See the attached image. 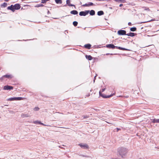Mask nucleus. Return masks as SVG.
Returning <instances> with one entry per match:
<instances>
[{
  "label": "nucleus",
  "instance_id": "51",
  "mask_svg": "<svg viewBox=\"0 0 159 159\" xmlns=\"http://www.w3.org/2000/svg\"><path fill=\"white\" fill-rule=\"evenodd\" d=\"M80 3L81 4L82 3L81 2H80Z\"/></svg>",
  "mask_w": 159,
  "mask_h": 159
},
{
  "label": "nucleus",
  "instance_id": "19",
  "mask_svg": "<svg viewBox=\"0 0 159 159\" xmlns=\"http://www.w3.org/2000/svg\"><path fill=\"white\" fill-rule=\"evenodd\" d=\"M90 15L91 16L94 15L95 14V11L93 10H91L90 11H89Z\"/></svg>",
  "mask_w": 159,
  "mask_h": 159
},
{
  "label": "nucleus",
  "instance_id": "31",
  "mask_svg": "<svg viewBox=\"0 0 159 159\" xmlns=\"http://www.w3.org/2000/svg\"><path fill=\"white\" fill-rule=\"evenodd\" d=\"M83 117L84 119H85V118H89V116L85 115L83 116Z\"/></svg>",
  "mask_w": 159,
  "mask_h": 159
},
{
  "label": "nucleus",
  "instance_id": "30",
  "mask_svg": "<svg viewBox=\"0 0 159 159\" xmlns=\"http://www.w3.org/2000/svg\"><path fill=\"white\" fill-rule=\"evenodd\" d=\"M39 108L38 107H36L34 108V110L35 111H38L39 110Z\"/></svg>",
  "mask_w": 159,
  "mask_h": 159
},
{
  "label": "nucleus",
  "instance_id": "17",
  "mask_svg": "<svg viewBox=\"0 0 159 159\" xmlns=\"http://www.w3.org/2000/svg\"><path fill=\"white\" fill-rule=\"evenodd\" d=\"M115 2H120V3H124L126 2L125 0H114Z\"/></svg>",
  "mask_w": 159,
  "mask_h": 159
},
{
  "label": "nucleus",
  "instance_id": "41",
  "mask_svg": "<svg viewBox=\"0 0 159 159\" xmlns=\"http://www.w3.org/2000/svg\"><path fill=\"white\" fill-rule=\"evenodd\" d=\"M90 95V93H89L87 96V97H89Z\"/></svg>",
  "mask_w": 159,
  "mask_h": 159
},
{
  "label": "nucleus",
  "instance_id": "8",
  "mask_svg": "<svg viewBox=\"0 0 159 159\" xmlns=\"http://www.w3.org/2000/svg\"><path fill=\"white\" fill-rule=\"evenodd\" d=\"M4 78H11L12 76L11 75H6L3 76L1 78H0V80H3Z\"/></svg>",
  "mask_w": 159,
  "mask_h": 159
},
{
  "label": "nucleus",
  "instance_id": "15",
  "mask_svg": "<svg viewBox=\"0 0 159 159\" xmlns=\"http://www.w3.org/2000/svg\"><path fill=\"white\" fill-rule=\"evenodd\" d=\"M85 57L86 58L89 60H91L93 59V57L90 55H86Z\"/></svg>",
  "mask_w": 159,
  "mask_h": 159
},
{
  "label": "nucleus",
  "instance_id": "27",
  "mask_svg": "<svg viewBox=\"0 0 159 159\" xmlns=\"http://www.w3.org/2000/svg\"><path fill=\"white\" fill-rule=\"evenodd\" d=\"M7 5V3H6L4 2V3L1 5V7H6Z\"/></svg>",
  "mask_w": 159,
  "mask_h": 159
},
{
  "label": "nucleus",
  "instance_id": "21",
  "mask_svg": "<svg viewBox=\"0 0 159 159\" xmlns=\"http://www.w3.org/2000/svg\"><path fill=\"white\" fill-rule=\"evenodd\" d=\"M55 1L57 4H61L62 3L61 0H55Z\"/></svg>",
  "mask_w": 159,
  "mask_h": 159
},
{
  "label": "nucleus",
  "instance_id": "1",
  "mask_svg": "<svg viewBox=\"0 0 159 159\" xmlns=\"http://www.w3.org/2000/svg\"><path fill=\"white\" fill-rule=\"evenodd\" d=\"M118 153L122 157H124L127 154L128 150L127 148L123 147H120L117 149Z\"/></svg>",
  "mask_w": 159,
  "mask_h": 159
},
{
  "label": "nucleus",
  "instance_id": "36",
  "mask_svg": "<svg viewBox=\"0 0 159 159\" xmlns=\"http://www.w3.org/2000/svg\"><path fill=\"white\" fill-rule=\"evenodd\" d=\"M116 129H117V132H118L119 130H120V128H116Z\"/></svg>",
  "mask_w": 159,
  "mask_h": 159
},
{
  "label": "nucleus",
  "instance_id": "14",
  "mask_svg": "<svg viewBox=\"0 0 159 159\" xmlns=\"http://www.w3.org/2000/svg\"><path fill=\"white\" fill-rule=\"evenodd\" d=\"M91 45L90 44H87L84 45V47L85 48H87L88 49H90L91 48Z\"/></svg>",
  "mask_w": 159,
  "mask_h": 159
},
{
  "label": "nucleus",
  "instance_id": "10",
  "mask_svg": "<svg viewBox=\"0 0 159 159\" xmlns=\"http://www.w3.org/2000/svg\"><path fill=\"white\" fill-rule=\"evenodd\" d=\"M94 4H93L92 2H89L88 3H86L84 4H83L82 5V6L85 7H89L93 5Z\"/></svg>",
  "mask_w": 159,
  "mask_h": 159
},
{
  "label": "nucleus",
  "instance_id": "47",
  "mask_svg": "<svg viewBox=\"0 0 159 159\" xmlns=\"http://www.w3.org/2000/svg\"><path fill=\"white\" fill-rule=\"evenodd\" d=\"M111 54V55H113V54H112V53H111V54Z\"/></svg>",
  "mask_w": 159,
  "mask_h": 159
},
{
  "label": "nucleus",
  "instance_id": "40",
  "mask_svg": "<svg viewBox=\"0 0 159 159\" xmlns=\"http://www.w3.org/2000/svg\"><path fill=\"white\" fill-rule=\"evenodd\" d=\"M123 5V4H120V5L119 6H120V7H122Z\"/></svg>",
  "mask_w": 159,
  "mask_h": 159
},
{
  "label": "nucleus",
  "instance_id": "46",
  "mask_svg": "<svg viewBox=\"0 0 159 159\" xmlns=\"http://www.w3.org/2000/svg\"><path fill=\"white\" fill-rule=\"evenodd\" d=\"M128 96H125V98H128Z\"/></svg>",
  "mask_w": 159,
  "mask_h": 159
},
{
  "label": "nucleus",
  "instance_id": "11",
  "mask_svg": "<svg viewBox=\"0 0 159 159\" xmlns=\"http://www.w3.org/2000/svg\"><path fill=\"white\" fill-rule=\"evenodd\" d=\"M135 34L134 33L130 32L129 33L126 34V35L131 37H134L135 36V34Z\"/></svg>",
  "mask_w": 159,
  "mask_h": 159
},
{
  "label": "nucleus",
  "instance_id": "34",
  "mask_svg": "<svg viewBox=\"0 0 159 159\" xmlns=\"http://www.w3.org/2000/svg\"><path fill=\"white\" fill-rule=\"evenodd\" d=\"M96 75L94 77V80H93V83H94L95 82V80L96 79Z\"/></svg>",
  "mask_w": 159,
  "mask_h": 159
},
{
  "label": "nucleus",
  "instance_id": "24",
  "mask_svg": "<svg viewBox=\"0 0 159 159\" xmlns=\"http://www.w3.org/2000/svg\"><path fill=\"white\" fill-rule=\"evenodd\" d=\"M142 8H143L144 10L147 11H150V9L147 7H142Z\"/></svg>",
  "mask_w": 159,
  "mask_h": 159
},
{
  "label": "nucleus",
  "instance_id": "48",
  "mask_svg": "<svg viewBox=\"0 0 159 159\" xmlns=\"http://www.w3.org/2000/svg\"><path fill=\"white\" fill-rule=\"evenodd\" d=\"M28 5H25L24 6H28Z\"/></svg>",
  "mask_w": 159,
  "mask_h": 159
},
{
  "label": "nucleus",
  "instance_id": "39",
  "mask_svg": "<svg viewBox=\"0 0 159 159\" xmlns=\"http://www.w3.org/2000/svg\"><path fill=\"white\" fill-rule=\"evenodd\" d=\"M128 25H131V22H129L128 23Z\"/></svg>",
  "mask_w": 159,
  "mask_h": 159
},
{
  "label": "nucleus",
  "instance_id": "35",
  "mask_svg": "<svg viewBox=\"0 0 159 159\" xmlns=\"http://www.w3.org/2000/svg\"><path fill=\"white\" fill-rule=\"evenodd\" d=\"M105 88L102 89L101 90L102 92H104L105 91Z\"/></svg>",
  "mask_w": 159,
  "mask_h": 159
},
{
  "label": "nucleus",
  "instance_id": "32",
  "mask_svg": "<svg viewBox=\"0 0 159 159\" xmlns=\"http://www.w3.org/2000/svg\"><path fill=\"white\" fill-rule=\"evenodd\" d=\"M38 123L39 124H41V125H44L43 123H41L40 121H38Z\"/></svg>",
  "mask_w": 159,
  "mask_h": 159
},
{
  "label": "nucleus",
  "instance_id": "52",
  "mask_svg": "<svg viewBox=\"0 0 159 159\" xmlns=\"http://www.w3.org/2000/svg\"><path fill=\"white\" fill-rule=\"evenodd\" d=\"M1 67H0V70H1Z\"/></svg>",
  "mask_w": 159,
  "mask_h": 159
},
{
  "label": "nucleus",
  "instance_id": "12",
  "mask_svg": "<svg viewBox=\"0 0 159 159\" xmlns=\"http://www.w3.org/2000/svg\"><path fill=\"white\" fill-rule=\"evenodd\" d=\"M66 4L68 5L69 6H73L75 8V6L73 4H70V0H66Z\"/></svg>",
  "mask_w": 159,
  "mask_h": 159
},
{
  "label": "nucleus",
  "instance_id": "45",
  "mask_svg": "<svg viewBox=\"0 0 159 159\" xmlns=\"http://www.w3.org/2000/svg\"><path fill=\"white\" fill-rule=\"evenodd\" d=\"M109 54H110L109 53H107V54H106V55H109Z\"/></svg>",
  "mask_w": 159,
  "mask_h": 159
},
{
  "label": "nucleus",
  "instance_id": "16",
  "mask_svg": "<svg viewBox=\"0 0 159 159\" xmlns=\"http://www.w3.org/2000/svg\"><path fill=\"white\" fill-rule=\"evenodd\" d=\"M151 120H152V122L153 123H159V119H154L153 120L151 119Z\"/></svg>",
  "mask_w": 159,
  "mask_h": 159
},
{
  "label": "nucleus",
  "instance_id": "3",
  "mask_svg": "<svg viewBox=\"0 0 159 159\" xmlns=\"http://www.w3.org/2000/svg\"><path fill=\"white\" fill-rule=\"evenodd\" d=\"M106 47L108 48L114 49L115 48L119 49L120 50L126 51H129V50L125 48H122L120 47L116 46H114L113 44H107L106 45Z\"/></svg>",
  "mask_w": 159,
  "mask_h": 159
},
{
  "label": "nucleus",
  "instance_id": "23",
  "mask_svg": "<svg viewBox=\"0 0 159 159\" xmlns=\"http://www.w3.org/2000/svg\"><path fill=\"white\" fill-rule=\"evenodd\" d=\"M7 100L8 101H12L15 100V97L11 98H8L7 99Z\"/></svg>",
  "mask_w": 159,
  "mask_h": 159
},
{
  "label": "nucleus",
  "instance_id": "42",
  "mask_svg": "<svg viewBox=\"0 0 159 159\" xmlns=\"http://www.w3.org/2000/svg\"><path fill=\"white\" fill-rule=\"evenodd\" d=\"M99 118L100 119H101V120H103V118H102V117H99Z\"/></svg>",
  "mask_w": 159,
  "mask_h": 159
},
{
  "label": "nucleus",
  "instance_id": "43",
  "mask_svg": "<svg viewBox=\"0 0 159 159\" xmlns=\"http://www.w3.org/2000/svg\"><path fill=\"white\" fill-rule=\"evenodd\" d=\"M49 13H50V11H48V14H49Z\"/></svg>",
  "mask_w": 159,
  "mask_h": 159
},
{
  "label": "nucleus",
  "instance_id": "49",
  "mask_svg": "<svg viewBox=\"0 0 159 159\" xmlns=\"http://www.w3.org/2000/svg\"><path fill=\"white\" fill-rule=\"evenodd\" d=\"M66 6V5H64V6Z\"/></svg>",
  "mask_w": 159,
  "mask_h": 159
},
{
  "label": "nucleus",
  "instance_id": "5",
  "mask_svg": "<svg viewBox=\"0 0 159 159\" xmlns=\"http://www.w3.org/2000/svg\"><path fill=\"white\" fill-rule=\"evenodd\" d=\"M79 145L84 149H87L89 148L88 145L86 144L80 143L79 144Z\"/></svg>",
  "mask_w": 159,
  "mask_h": 159
},
{
  "label": "nucleus",
  "instance_id": "7",
  "mask_svg": "<svg viewBox=\"0 0 159 159\" xmlns=\"http://www.w3.org/2000/svg\"><path fill=\"white\" fill-rule=\"evenodd\" d=\"M13 87L11 86L7 85L4 86L3 89L5 90H10L13 89Z\"/></svg>",
  "mask_w": 159,
  "mask_h": 159
},
{
  "label": "nucleus",
  "instance_id": "50",
  "mask_svg": "<svg viewBox=\"0 0 159 159\" xmlns=\"http://www.w3.org/2000/svg\"><path fill=\"white\" fill-rule=\"evenodd\" d=\"M23 9V8L22 7L21 9Z\"/></svg>",
  "mask_w": 159,
  "mask_h": 159
},
{
  "label": "nucleus",
  "instance_id": "6",
  "mask_svg": "<svg viewBox=\"0 0 159 159\" xmlns=\"http://www.w3.org/2000/svg\"><path fill=\"white\" fill-rule=\"evenodd\" d=\"M118 34L119 35H126V31L123 30H120L118 31Z\"/></svg>",
  "mask_w": 159,
  "mask_h": 159
},
{
  "label": "nucleus",
  "instance_id": "9",
  "mask_svg": "<svg viewBox=\"0 0 159 159\" xmlns=\"http://www.w3.org/2000/svg\"><path fill=\"white\" fill-rule=\"evenodd\" d=\"M31 116L28 114H22L21 115V117L22 118H25V117H30Z\"/></svg>",
  "mask_w": 159,
  "mask_h": 159
},
{
  "label": "nucleus",
  "instance_id": "22",
  "mask_svg": "<svg viewBox=\"0 0 159 159\" xmlns=\"http://www.w3.org/2000/svg\"><path fill=\"white\" fill-rule=\"evenodd\" d=\"M44 6V5L43 4H39L36 5L34 7H43Z\"/></svg>",
  "mask_w": 159,
  "mask_h": 159
},
{
  "label": "nucleus",
  "instance_id": "29",
  "mask_svg": "<svg viewBox=\"0 0 159 159\" xmlns=\"http://www.w3.org/2000/svg\"><path fill=\"white\" fill-rule=\"evenodd\" d=\"M49 1V0H41V3L43 4L45 3L47 1Z\"/></svg>",
  "mask_w": 159,
  "mask_h": 159
},
{
  "label": "nucleus",
  "instance_id": "20",
  "mask_svg": "<svg viewBox=\"0 0 159 159\" xmlns=\"http://www.w3.org/2000/svg\"><path fill=\"white\" fill-rule=\"evenodd\" d=\"M113 95V94L112 95H108V96H105L103 94H102V95H100V96H102L103 98H109L111 97Z\"/></svg>",
  "mask_w": 159,
  "mask_h": 159
},
{
  "label": "nucleus",
  "instance_id": "44",
  "mask_svg": "<svg viewBox=\"0 0 159 159\" xmlns=\"http://www.w3.org/2000/svg\"><path fill=\"white\" fill-rule=\"evenodd\" d=\"M6 2H7L9 0H4Z\"/></svg>",
  "mask_w": 159,
  "mask_h": 159
},
{
  "label": "nucleus",
  "instance_id": "28",
  "mask_svg": "<svg viewBox=\"0 0 159 159\" xmlns=\"http://www.w3.org/2000/svg\"><path fill=\"white\" fill-rule=\"evenodd\" d=\"M78 23V22L76 21H74L73 23V24L75 26H77Z\"/></svg>",
  "mask_w": 159,
  "mask_h": 159
},
{
  "label": "nucleus",
  "instance_id": "33",
  "mask_svg": "<svg viewBox=\"0 0 159 159\" xmlns=\"http://www.w3.org/2000/svg\"><path fill=\"white\" fill-rule=\"evenodd\" d=\"M34 123L35 124H37V123H38V121H34Z\"/></svg>",
  "mask_w": 159,
  "mask_h": 159
},
{
  "label": "nucleus",
  "instance_id": "25",
  "mask_svg": "<svg viewBox=\"0 0 159 159\" xmlns=\"http://www.w3.org/2000/svg\"><path fill=\"white\" fill-rule=\"evenodd\" d=\"M137 30V29L135 27H132L130 29V30L131 31H135Z\"/></svg>",
  "mask_w": 159,
  "mask_h": 159
},
{
  "label": "nucleus",
  "instance_id": "13",
  "mask_svg": "<svg viewBox=\"0 0 159 159\" xmlns=\"http://www.w3.org/2000/svg\"><path fill=\"white\" fill-rule=\"evenodd\" d=\"M70 13L71 14L75 15L78 14V12L76 10H74L71 11Z\"/></svg>",
  "mask_w": 159,
  "mask_h": 159
},
{
  "label": "nucleus",
  "instance_id": "26",
  "mask_svg": "<svg viewBox=\"0 0 159 159\" xmlns=\"http://www.w3.org/2000/svg\"><path fill=\"white\" fill-rule=\"evenodd\" d=\"M23 99L21 97H15V100H20Z\"/></svg>",
  "mask_w": 159,
  "mask_h": 159
},
{
  "label": "nucleus",
  "instance_id": "18",
  "mask_svg": "<svg viewBox=\"0 0 159 159\" xmlns=\"http://www.w3.org/2000/svg\"><path fill=\"white\" fill-rule=\"evenodd\" d=\"M104 14L103 11H98L97 14L98 16H100L103 15Z\"/></svg>",
  "mask_w": 159,
  "mask_h": 159
},
{
  "label": "nucleus",
  "instance_id": "37",
  "mask_svg": "<svg viewBox=\"0 0 159 159\" xmlns=\"http://www.w3.org/2000/svg\"><path fill=\"white\" fill-rule=\"evenodd\" d=\"M99 94L100 96V95H102V93H101L100 91L99 92Z\"/></svg>",
  "mask_w": 159,
  "mask_h": 159
},
{
  "label": "nucleus",
  "instance_id": "53",
  "mask_svg": "<svg viewBox=\"0 0 159 159\" xmlns=\"http://www.w3.org/2000/svg\"><path fill=\"white\" fill-rule=\"evenodd\" d=\"M158 149H159V148H158Z\"/></svg>",
  "mask_w": 159,
  "mask_h": 159
},
{
  "label": "nucleus",
  "instance_id": "2",
  "mask_svg": "<svg viewBox=\"0 0 159 159\" xmlns=\"http://www.w3.org/2000/svg\"><path fill=\"white\" fill-rule=\"evenodd\" d=\"M20 5L18 3H16L13 5H11L10 6L8 7L7 8L8 10H10L13 12H14L15 10H18L20 8Z\"/></svg>",
  "mask_w": 159,
  "mask_h": 159
},
{
  "label": "nucleus",
  "instance_id": "38",
  "mask_svg": "<svg viewBox=\"0 0 159 159\" xmlns=\"http://www.w3.org/2000/svg\"><path fill=\"white\" fill-rule=\"evenodd\" d=\"M96 1H104V0H95Z\"/></svg>",
  "mask_w": 159,
  "mask_h": 159
},
{
  "label": "nucleus",
  "instance_id": "4",
  "mask_svg": "<svg viewBox=\"0 0 159 159\" xmlns=\"http://www.w3.org/2000/svg\"><path fill=\"white\" fill-rule=\"evenodd\" d=\"M89 10H86L85 11H81L79 13V15L80 16H85L89 13Z\"/></svg>",
  "mask_w": 159,
  "mask_h": 159
}]
</instances>
